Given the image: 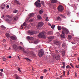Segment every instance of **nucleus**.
Wrapping results in <instances>:
<instances>
[{"mask_svg": "<svg viewBox=\"0 0 79 79\" xmlns=\"http://www.w3.org/2000/svg\"><path fill=\"white\" fill-rule=\"evenodd\" d=\"M44 55V51L43 49H40V57H42Z\"/></svg>", "mask_w": 79, "mask_h": 79, "instance_id": "nucleus-6", "label": "nucleus"}, {"mask_svg": "<svg viewBox=\"0 0 79 79\" xmlns=\"http://www.w3.org/2000/svg\"><path fill=\"white\" fill-rule=\"evenodd\" d=\"M66 68L67 69L69 68V65H68L67 66H66Z\"/></svg>", "mask_w": 79, "mask_h": 79, "instance_id": "nucleus-54", "label": "nucleus"}, {"mask_svg": "<svg viewBox=\"0 0 79 79\" xmlns=\"http://www.w3.org/2000/svg\"><path fill=\"white\" fill-rule=\"evenodd\" d=\"M6 16L8 18H10V16H9V15H6Z\"/></svg>", "mask_w": 79, "mask_h": 79, "instance_id": "nucleus-60", "label": "nucleus"}, {"mask_svg": "<svg viewBox=\"0 0 79 79\" xmlns=\"http://www.w3.org/2000/svg\"><path fill=\"white\" fill-rule=\"evenodd\" d=\"M54 43L55 44L58 46L60 45V42L59 41H54Z\"/></svg>", "mask_w": 79, "mask_h": 79, "instance_id": "nucleus-9", "label": "nucleus"}, {"mask_svg": "<svg viewBox=\"0 0 79 79\" xmlns=\"http://www.w3.org/2000/svg\"><path fill=\"white\" fill-rule=\"evenodd\" d=\"M65 63L64 62H63V63L62 68H65Z\"/></svg>", "mask_w": 79, "mask_h": 79, "instance_id": "nucleus-19", "label": "nucleus"}, {"mask_svg": "<svg viewBox=\"0 0 79 79\" xmlns=\"http://www.w3.org/2000/svg\"><path fill=\"white\" fill-rule=\"evenodd\" d=\"M69 68L70 69H71V67L70 66H69Z\"/></svg>", "mask_w": 79, "mask_h": 79, "instance_id": "nucleus-61", "label": "nucleus"}, {"mask_svg": "<svg viewBox=\"0 0 79 79\" xmlns=\"http://www.w3.org/2000/svg\"><path fill=\"white\" fill-rule=\"evenodd\" d=\"M48 17H47L46 19V21H48Z\"/></svg>", "mask_w": 79, "mask_h": 79, "instance_id": "nucleus-47", "label": "nucleus"}, {"mask_svg": "<svg viewBox=\"0 0 79 79\" xmlns=\"http://www.w3.org/2000/svg\"><path fill=\"white\" fill-rule=\"evenodd\" d=\"M2 59L3 60V61H6V59L4 57H3Z\"/></svg>", "mask_w": 79, "mask_h": 79, "instance_id": "nucleus-38", "label": "nucleus"}, {"mask_svg": "<svg viewBox=\"0 0 79 79\" xmlns=\"http://www.w3.org/2000/svg\"><path fill=\"white\" fill-rule=\"evenodd\" d=\"M34 16V13H31L29 15L30 17H32V16Z\"/></svg>", "mask_w": 79, "mask_h": 79, "instance_id": "nucleus-23", "label": "nucleus"}, {"mask_svg": "<svg viewBox=\"0 0 79 79\" xmlns=\"http://www.w3.org/2000/svg\"><path fill=\"white\" fill-rule=\"evenodd\" d=\"M38 56L39 57H40V50L38 51Z\"/></svg>", "mask_w": 79, "mask_h": 79, "instance_id": "nucleus-40", "label": "nucleus"}, {"mask_svg": "<svg viewBox=\"0 0 79 79\" xmlns=\"http://www.w3.org/2000/svg\"><path fill=\"white\" fill-rule=\"evenodd\" d=\"M6 37L7 38H8V37H10V34H9V33H6Z\"/></svg>", "mask_w": 79, "mask_h": 79, "instance_id": "nucleus-22", "label": "nucleus"}, {"mask_svg": "<svg viewBox=\"0 0 79 79\" xmlns=\"http://www.w3.org/2000/svg\"><path fill=\"white\" fill-rule=\"evenodd\" d=\"M18 69L19 71V72H20V73H21V69H20V68H18Z\"/></svg>", "mask_w": 79, "mask_h": 79, "instance_id": "nucleus-37", "label": "nucleus"}, {"mask_svg": "<svg viewBox=\"0 0 79 79\" xmlns=\"http://www.w3.org/2000/svg\"><path fill=\"white\" fill-rule=\"evenodd\" d=\"M5 21L8 22V23H10L11 22V21H12V20L11 19H6L5 20Z\"/></svg>", "mask_w": 79, "mask_h": 79, "instance_id": "nucleus-12", "label": "nucleus"}, {"mask_svg": "<svg viewBox=\"0 0 79 79\" xmlns=\"http://www.w3.org/2000/svg\"><path fill=\"white\" fill-rule=\"evenodd\" d=\"M26 60L27 61H30V62H31V59L27 58H25Z\"/></svg>", "mask_w": 79, "mask_h": 79, "instance_id": "nucleus-25", "label": "nucleus"}, {"mask_svg": "<svg viewBox=\"0 0 79 79\" xmlns=\"http://www.w3.org/2000/svg\"><path fill=\"white\" fill-rule=\"evenodd\" d=\"M39 42V40H37L34 42V44H38Z\"/></svg>", "mask_w": 79, "mask_h": 79, "instance_id": "nucleus-13", "label": "nucleus"}, {"mask_svg": "<svg viewBox=\"0 0 79 79\" xmlns=\"http://www.w3.org/2000/svg\"><path fill=\"white\" fill-rule=\"evenodd\" d=\"M5 4H2L1 5V6H3V7H5Z\"/></svg>", "mask_w": 79, "mask_h": 79, "instance_id": "nucleus-39", "label": "nucleus"}, {"mask_svg": "<svg viewBox=\"0 0 79 79\" xmlns=\"http://www.w3.org/2000/svg\"><path fill=\"white\" fill-rule=\"evenodd\" d=\"M30 38L31 37L29 36H28L27 37V40H30Z\"/></svg>", "mask_w": 79, "mask_h": 79, "instance_id": "nucleus-35", "label": "nucleus"}, {"mask_svg": "<svg viewBox=\"0 0 79 79\" xmlns=\"http://www.w3.org/2000/svg\"><path fill=\"white\" fill-rule=\"evenodd\" d=\"M75 67L77 68H79V64H78V65L77 66V65H76L75 66Z\"/></svg>", "mask_w": 79, "mask_h": 79, "instance_id": "nucleus-42", "label": "nucleus"}, {"mask_svg": "<svg viewBox=\"0 0 79 79\" xmlns=\"http://www.w3.org/2000/svg\"><path fill=\"white\" fill-rule=\"evenodd\" d=\"M28 32L30 35H34V34H35L36 33L35 31H31L30 30H29Z\"/></svg>", "mask_w": 79, "mask_h": 79, "instance_id": "nucleus-4", "label": "nucleus"}, {"mask_svg": "<svg viewBox=\"0 0 79 79\" xmlns=\"http://www.w3.org/2000/svg\"><path fill=\"white\" fill-rule=\"evenodd\" d=\"M24 50V48L21 46H18L17 48V50Z\"/></svg>", "mask_w": 79, "mask_h": 79, "instance_id": "nucleus-10", "label": "nucleus"}, {"mask_svg": "<svg viewBox=\"0 0 79 79\" xmlns=\"http://www.w3.org/2000/svg\"><path fill=\"white\" fill-rule=\"evenodd\" d=\"M61 53L62 55L64 56L65 54V52L64 51H61Z\"/></svg>", "mask_w": 79, "mask_h": 79, "instance_id": "nucleus-30", "label": "nucleus"}, {"mask_svg": "<svg viewBox=\"0 0 79 79\" xmlns=\"http://www.w3.org/2000/svg\"><path fill=\"white\" fill-rule=\"evenodd\" d=\"M1 28H2V29H6V27H5V26H4L3 25H2L1 26Z\"/></svg>", "mask_w": 79, "mask_h": 79, "instance_id": "nucleus-18", "label": "nucleus"}, {"mask_svg": "<svg viewBox=\"0 0 79 79\" xmlns=\"http://www.w3.org/2000/svg\"><path fill=\"white\" fill-rule=\"evenodd\" d=\"M18 47V46L16 44H13V48H14L15 50V51H17V48Z\"/></svg>", "mask_w": 79, "mask_h": 79, "instance_id": "nucleus-7", "label": "nucleus"}, {"mask_svg": "<svg viewBox=\"0 0 79 79\" xmlns=\"http://www.w3.org/2000/svg\"><path fill=\"white\" fill-rule=\"evenodd\" d=\"M42 4L43 6H44V2L43 1H41V3L40 2V7H41V4Z\"/></svg>", "mask_w": 79, "mask_h": 79, "instance_id": "nucleus-15", "label": "nucleus"}, {"mask_svg": "<svg viewBox=\"0 0 79 79\" xmlns=\"http://www.w3.org/2000/svg\"><path fill=\"white\" fill-rule=\"evenodd\" d=\"M0 71L1 72H3V69H1Z\"/></svg>", "mask_w": 79, "mask_h": 79, "instance_id": "nucleus-53", "label": "nucleus"}, {"mask_svg": "<svg viewBox=\"0 0 79 79\" xmlns=\"http://www.w3.org/2000/svg\"><path fill=\"white\" fill-rule=\"evenodd\" d=\"M68 38L69 40H71L72 38V36L71 35H69L68 37Z\"/></svg>", "mask_w": 79, "mask_h": 79, "instance_id": "nucleus-24", "label": "nucleus"}, {"mask_svg": "<svg viewBox=\"0 0 79 79\" xmlns=\"http://www.w3.org/2000/svg\"><path fill=\"white\" fill-rule=\"evenodd\" d=\"M44 77L43 76H40V79H43Z\"/></svg>", "mask_w": 79, "mask_h": 79, "instance_id": "nucleus-44", "label": "nucleus"}, {"mask_svg": "<svg viewBox=\"0 0 79 79\" xmlns=\"http://www.w3.org/2000/svg\"><path fill=\"white\" fill-rule=\"evenodd\" d=\"M52 31H48V34L49 35H52Z\"/></svg>", "mask_w": 79, "mask_h": 79, "instance_id": "nucleus-28", "label": "nucleus"}, {"mask_svg": "<svg viewBox=\"0 0 79 79\" xmlns=\"http://www.w3.org/2000/svg\"><path fill=\"white\" fill-rule=\"evenodd\" d=\"M18 10L15 9L14 11H13L14 13H16L18 12Z\"/></svg>", "mask_w": 79, "mask_h": 79, "instance_id": "nucleus-33", "label": "nucleus"}, {"mask_svg": "<svg viewBox=\"0 0 79 79\" xmlns=\"http://www.w3.org/2000/svg\"><path fill=\"white\" fill-rule=\"evenodd\" d=\"M37 29H39L40 28V22H39L38 25L36 26Z\"/></svg>", "mask_w": 79, "mask_h": 79, "instance_id": "nucleus-21", "label": "nucleus"}, {"mask_svg": "<svg viewBox=\"0 0 79 79\" xmlns=\"http://www.w3.org/2000/svg\"><path fill=\"white\" fill-rule=\"evenodd\" d=\"M13 19H14V20H15V21H16L17 19V18L16 17H14L13 18Z\"/></svg>", "mask_w": 79, "mask_h": 79, "instance_id": "nucleus-45", "label": "nucleus"}, {"mask_svg": "<svg viewBox=\"0 0 79 79\" xmlns=\"http://www.w3.org/2000/svg\"><path fill=\"white\" fill-rule=\"evenodd\" d=\"M67 74H68L69 75V71H68Z\"/></svg>", "mask_w": 79, "mask_h": 79, "instance_id": "nucleus-64", "label": "nucleus"}, {"mask_svg": "<svg viewBox=\"0 0 79 79\" xmlns=\"http://www.w3.org/2000/svg\"><path fill=\"white\" fill-rule=\"evenodd\" d=\"M63 73H64V75H65V71H64Z\"/></svg>", "mask_w": 79, "mask_h": 79, "instance_id": "nucleus-57", "label": "nucleus"}, {"mask_svg": "<svg viewBox=\"0 0 79 79\" xmlns=\"http://www.w3.org/2000/svg\"><path fill=\"white\" fill-rule=\"evenodd\" d=\"M57 28L59 30H61V29L63 30L62 33L63 34H61L60 36L61 38H65V34H68L69 33V31L68 29L64 28V27H61L60 26H58Z\"/></svg>", "mask_w": 79, "mask_h": 79, "instance_id": "nucleus-1", "label": "nucleus"}, {"mask_svg": "<svg viewBox=\"0 0 79 79\" xmlns=\"http://www.w3.org/2000/svg\"><path fill=\"white\" fill-rule=\"evenodd\" d=\"M9 58H11V56H10L8 57Z\"/></svg>", "mask_w": 79, "mask_h": 79, "instance_id": "nucleus-62", "label": "nucleus"}, {"mask_svg": "<svg viewBox=\"0 0 79 79\" xmlns=\"http://www.w3.org/2000/svg\"><path fill=\"white\" fill-rule=\"evenodd\" d=\"M47 71V69H45L44 70V73H46Z\"/></svg>", "mask_w": 79, "mask_h": 79, "instance_id": "nucleus-41", "label": "nucleus"}, {"mask_svg": "<svg viewBox=\"0 0 79 79\" xmlns=\"http://www.w3.org/2000/svg\"><path fill=\"white\" fill-rule=\"evenodd\" d=\"M1 8H2V9H4V8H5V7L3 6H1Z\"/></svg>", "mask_w": 79, "mask_h": 79, "instance_id": "nucleus-52", "label": "nucleus"}, {"mask_svg": "<svg viewBox=\"0 0 79 79\" xmlns=\"http://www.w3.org/2000/svg\"><path fill=\"white\" fill-rule=\"evenodd\" d=\"M42 17H41L40 15V20H41V19H42Z\"/></svg>", "mask_w": 79, "mask_h": 79, "instance_id": "nucleus-63", "label": "nucleus"}, {"mask_svg": "<svg viewBox=\"0 0 79 79\" xmlns=\"http://www.w3.org/2000/svg\"><path fill=\"white\" fill-rule=\"evenodd\" d=\"M48 38L49 39L48 41L50 42L52 41V39L54 38V37L52 36H49V37H48Z\"/></svg>", "mask_w": 79, "mask_h": 79, "instance_id": "nucleus-11", "label": "nucleus"}, {"mask_svg": "<svg viewBox=\"0 0 79 79\" xmlns=\"http://www.w3.org/2000/svg\"><path fill=\"white\" fill-rule=\"evenodd\" d=\"M10 39H12V40H16L17 39L14 36L10 37Z\"/></svg>", "mask_w": 79, "mask_h": 79, "instance_id": "nucleus-14", "label": "nucleus"}, {"mask_svg": "<svg viewBox=\"0 0 79 79\" xmlns=\"http://www.w3.org/2000/svg\"><path fill=\"white\" fill-rule=\"evenodd\" d=\"M30 40H34V38L32 37H30Z\"/></svg>", "mask_w": 79, "mask_h": 79, "instance_id": "nucleus-36", "label": "nucleus"}, {"mask_svg": "<svg viewBox=\"0 0 79 79\" xmlns=\"http://www.w3.org/2000/svg\"><path fill=\"white\" fill-rule=\"evenodd\" d=\"M2 76V73L0 72V76Z\"/></svg>", "mask_w": 79, "mask_h": 79, "instance_id": "nucleus-50", "label": "nucleus"}, {"mask_svg": "<svg viewBox=\"0 0 79 79\" xmlns=\"http://www.w3.org/2000/svg\"><path fill=\"white\" fill-rule=\"evenodd\" d=\"M60 16H62V17H63V18H64V15H60Z\"/></svg>", "mask_w": 79, "mask_h": 79, "instance_id": "nucleus-48", "label": "nucleus"}, {"mask_svg": "<svg viewBox=\"0 0 79 79\" xmlns=\"http://www.w3.org/2000/svg\"><path fill=\"white\" fill-rule=\"evenodd\" d=\"M6 7H7V8L8 9L9 8V5H7Z\"/></svg>", "mask_w": 79, "mask_h": 79, "instance_id": "nucleus-59", "label": "nucleus"}, {"mask_svg": "<svg viewBox=\"0 0 79 79\" xmlns=\"http://www.w3.org/2000/svg\"><path fill=\"white\" fill-rule=\"evenodd\" d=\"M38 37H39V38H40V33L38 35Z\"/></svg>", "mask_w": 79, "mask_h": 79, "instance_id": "nucleus-56", "label": "nucleus"}, {"mask_svg": "<svg viewBox=\"0 0 79 79\" xmlns=\"http://www.w3.org/2000/svg\"><path fill=\"white\" fill-rule=\"evenodd\" d=\"M15 2L17 4H19V2L18 1H15Z\"/></svg>", "mask_w": 79, "mask_h": 79, "instance_id": "nucleus-46", "label": "nucleus"}, {"mask_svg": "<svg viewBox=\"0 0 79 79\" xmlns=\"http://www.w3.org/2000/svg\"><path fill=\"white\" fill-rule=\"evenodd\" d=\"M51 3H56L57 0H52L51 1Z\"/></svg>", "mask_w": 79, "mask_h": 79, "instance_id": "nucleus-17", "label": "nucleus"}, {"mask_svg": "<svg viewBox=\"0 0 79 79\" xmlns=\"http://www.w3.org/2000/svg\"><path fill=\"white\" fill-rule=\"evenodd\" d=\"M57 20H61V18L60 17H57Z\"/></svg>", "mask_w": 79, "mask_h": 79, "instance_id": "nucleus-27", "label": "nucleus"}, {"mask_svg": "<svg viewBox=\"0 0 79 79\" xmlns=\"http://www.w3.org/2000/svg\"><path fill=\"white\" fill-rule=\"evenodd\" d=\"M23 26H27V24L26 22H24L23 24Z\"/></svg>", "mask_w": 79, "mask_h": 79, "instance_id": "nucleus-31", "label": "nucleus"}, {"mask_svg": "<svg viewBox=\"0 0 79 79\" xmlns=\"http://www.w3.org/2000/svg\"><path fill=\"white\" fill-rule=\"evenodd\" d=\"M23 52L24 53H27V52H26V51H23Z\"/></svg>", "mask_w": 79, "mask_h": 79, "instance_id": "nucleus-49", "label": "nucleus"}, {"mask_svg": "<svg viewBox=\"0 0 79 79\" xmlns=\"http://www.w3.org/2000/svg\"><path fill=\"white\" fill-rule=\"evenodd\" d=\"M33 20H34V19H30L29 20V22L30 23H32V21H33Z\"/></svg>", "mask_w": 79, "mask_h": 79, "instance_id": "nucleus-34", "label": "nucleus"}, {"mask_svg": "<svg viewBox=\"0 0 79 79\" xmlns=\"http://www.w3.org/2000/svg\"><path fill=\"white\" fill-rule=\"evenodd\" d=\"M58 9L59 11H63V7L62 5L59 6Z\"/></svg>", "mask_w": 79, "mask_h": 79, "instance_id": "nucleus-5", "label": "nucleus"}, {"mask_svg": "<svg viewBox=\"0 0 79 79\" xmlns=\"http://www.w3.org/2000/svg\"><path fill=\"white\" fill-rule=\"evenodd\" d=\"M48 25H49V26H51V24H50V23H48Z\"/></svg>", "mask_w": 79, "mask_h": 79, "instance_id": "nucleus-55", "label": "nucleus"}, {"mask_svg": "<svg viewBox=\"0 0 79 79\" xmlns=\"http://www.w3.org/2000/svg\"><path fill=\"white\" fill-rule=\"evenodd\" d=\"M40 0H38L37 1L35 2V5H36V7L40 8Z\"/></svg>", "mask_w": 79, "mask_h": 79, "instance_id": "nucleus-3", "label": "nucleus"}, {"mask_svg": "<svg viewBox=\"0 0 79 79\" xmlns=\"http://www.w3.org/2000/svg\"><path fill=\"white\" fill-rule=\"evenodd\" d=\"M37 18L38 19H40V15H38Z\"/></svg>", "mask_w": 79, "mask_h": 79, "instance_id": "nucleus-43", "label": "nucleus"}, {"mask_svg": "<svg viewBox=\"0 0 79 79\" xmlns=\"http://www.w3.org/2000/svg\"><path fill=\"white\" fill-rule=\"evenodd\" d=\"M46 32L45 31H43V32H41V33H40V37L45 38L46 37Z\"/></svg>", "mask_w": 79, "mask_h": 79, "instance_id": "nucleus-2", "label": "nucleus"}, {"mask_svg": "<svg viewBox=\"0 0 79 79\" xmlns=\"http://www.w3.org/2000/svg\"><path fill=\"white\" fill-rule=\"evenodd\" d=\"M44 23L42 22H40V27H42L44 25Z\"/></svg>", "mask_w": 79, "mask_h": 79, "instance_id": "nucleus-20", "label": "nucleus"}, {"mask_svg": "<svg viewBox=\"0 0 79 79\" xmlns=\"http://www.w3.org/2000/svg\"><path fill=\"white\" fill-rule=\"evenodd\" d=\"M70 65L72 68H74V66L72 65V64H70Z\"/></svg>", "mask_w": 79, "mask_h": 79, "instance_id": "nucleus-51", "label": "nucleus"}, {"mask_svg": "<svg viewBox=\"0 0 79 79\" xmlns=\"http://www.w3.org/2000/svg\"><path fill=\"white\" fill-rule=\"evenodd\" d=\"M54 56L56 58V60H59L60 58V56L59 54H54Z\"/></svg>", "mask_w": 79, "mask_h": 79, "instance_id": "nucleus-8", "label": "nucleus"}, {"mask_svg": "<svg viewBox=\"0 0 79 79\" xmlns=\"http://www.w3.org/2000/svg\"><path fill=\"white\" fill-rule=\"evenodd\" d=\"M14 76H15V78L16 79H19V77L17 75V74L14 75Z\"/></svg>", "mask_w": 79, "mask_h": 79, "instance_id": "nucleus-16", "label": "nucleus"}, {"mask_svg": "<svg viewBox=\"0 0 79 79\" xmlns=\"http://www.w3.org/2000/svg\"><path fill=\"white\" fill-rule=\"evenodd\" d=\"M3 42H5V41H6V40H5V39H4L3 40Z\"/></svg>", "mask_w": 79, "mask_h": 79, "instance_id": "nucleus-58", "label": "nucleus"}, {"mask_svg": "<svg viewBox=\"0 0 79 79\" xmlns=\"http://www.w3.org/2000/svg\"><path fill=\"white\" fill-rule=\"evenodd\" d=\"M66 46V44L65 43H63L62 45V47L64 48Z\"/></svg>", "mask_w": 79, "mask_h": 79, "instance_id": "nucleus-26", "label": "nucleus"}, {"mask_svg": "<svg viewBox=\"0 0 79 79\" xmlns=\"http://www.w3.org/2000/svg\"><path fill=\"white\" fill-rule=\"evenodd\" d=\"M55 27V25H52V26L51 25V27L53 29H54V28Z\"/></svg>", "mask_w": 79, "mask_h": 79, "instance_id": "nucleus-29", "label": "nucleus"}, {"mask_svg": "<svg viewBox=\"0 0 79 79\" xmlns=\"http://www.w3.org/2000/svg\"><path fill=\"white\" fill-rule=\"evenodd\" d=\"M44 12V10L43 9H41L40 10V14H41L43 13Z\"/></svg>", "mask_w": 79, "mask_h": 79, "instance_id": "nucleus-32", "label": "nucleus"}]
</instances>
